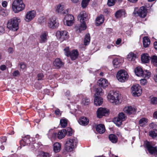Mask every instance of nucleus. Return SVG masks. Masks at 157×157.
I'll use <instances>...</instances> for the list:
<instances>
[{
	"label": "nucleus",
	"instance_id": "nucleus-52",
	"mask_svg": "<svg viewBox=\"0 0 157 157\" xmlns=\"http://www.w3.org/2000/svg\"><path fill=\"white\" fill-rule=\"evenodd\" d=\"M5 32L4 27L0 25V35L4 33Z\"/></svg>",
	"mask_w": 157,
	"mask_h": 157
},
{
	"label": "nucleus",
	"instance_id": "nucleus-47",
	"mask_svg": "<svg viewBox=\"0 0 157 157\" xmlns=\"http://www.w3.org/2000/svg\"><path fill=\"white\" fill-rule=\"evenodd\" d=\"M151 103L153 105L157 104V97H154L151 98Z\"/></svg>",
	"mask_w": 157,
	"mask_h": 157
},
{
	"label": "nucleus",
	"instance_id": "nucleus-36",
	"mask_svg": "<svg viewBox=\"0 0 157 157\" xmlns=\"http://www.w3.org/2000/svg\"><path fill=\"white\" fill-rule=\"evenodd\" d=\"M136 58V55L132 52L130 53L127 56V58L129 61H134Z\"/></svg>",
	"mask_w": 157,
	"mask_h": 157
},
{
	"label": "nucleus",
	"instance_id": "nucleus-16",
	"mask_svg": "<svg viewBox=\"0 0 157 157\" xmlns=\"http://www.w3.org/2000/svg\"><path fill=\"white\" fill-rule=\"evenodd\" d=\"M36 12L34 10H32L26 13L25 17V20L26 22L31 21L35 17Z\"/></svg>",
	"mask_w": 157,
	"mask_h": 157
},
{
	"label": "nucleus",
	"instance_id": "nucleus-14",
	"mask_svg": "<svg viewBox=\"0 0 157 157\" xmlns=\"http://www.w3.org/2000/svg\"><path fill=\"white\" fill-rule=\"evenodd\" d=\"M145 145L150 154L154 155H157V148L156 147H153L151 143L148 141L146 142Z\"/></svg>",
	"mask_w": 157,
	"mask_h": 157
},
{
	"label": "nucleus",
	"instance_id": "nucleus-44",
	"mask_svg": "<svg viewBox=\"0 0 157 157\" xmlns=\"http://www.w3.org/2000/svg\"><path fill=\"white\" fill-rule=\"evenodd\" d=\"M151 75L150 73L148 71L146 70L144 71H143V74L142 76L144 77L148 78Z\"/></svg>",
	"mask_w": 157,
	"mask_h": 157
},
{
	"label": "nucleus",
	"instance_id": "nucleus-8",
	"mask_svg": "<svg viewBox=\"0 0 157 157\" xmlns=\"http://www.w3.org/2000/svg\"><path fill=\"white\" fill-rule=\"evenodd\" d=\"M57 38L60 41H63L68 38V32L66 31H58L56 33Z\"/></svg>",
	"mask_w": 157,
	"mask_h": 157
},
{
	"label": "nucleus",
	"instance_id": "nucleus-50",
	"mask_svg": "<svg viewBox=\"0 0 157 157\" xmlns=\"http://www.w3.org/2000/svg\"><path fill=\"white\" fill-rule=\"evenodd\" d=\"M38 144L36 143H35L34 144H30L31 146V149L32 150H33L35 149H38L39 147V146H37Z\"/></svg>",
	"mask_w": 157,
	"mask_h": 157
},
{
	"label": "nucleus",
	"instance_id": "nucleus-53",
	"mask_svg": "<svg viewBox=\"0 0 157 157\" xmlns=\"http://www.w3.org/2000/svg\"><path fill=\"white\" fill-rule=\"evenodd\" d=\"M55 114L58 116H60L61 114V112L60 111V110L57 109L55 111Z\"/></svg>",
	"mask_w": 157,
	"mask_h": 157
},
{
	"label": "nucleus",
	"instance_id": "nucleus-28",
	"mask_svg": "<svg viewBox=\"0 0 157 157\" xmlns=\"http://www.w3.org/2000/svg\"><path fill=\"white\" fill-rule=\"evenodd\" d=\"M67 133L65 129H63L59 132L57 134V137L59 139H61L64 137Z\"/></svg>",
	"mask_w": 157,
	"mask_h": 157
},
{
	"label": "nucleus",
	"instance_id": "nucleus-32",
	"mask_svg": "<svg viewBox=\"0 0 157 157\" xmlns=\"http://www.w3.org/2000/svg\"><path fill=\"white\" fill-rule=\"evenodd\" d=\"M148 122V119L145 118H142L140 119L139 122V125L141 127L146 125Z\"/></svg>",
	"mask_w": 157,
	"mask_h": 157
},
{
	"label": "nucleus",
	"instance_id": "nucleus-38",
	"mask_svg": "<svg viewBox=\"0 0 157 157\" xmlns=\"http://www.w3.org/2000/svg\"><path fill=\"white\" fill-rule=\"evenodd\" d=\"M123 121L118 117H117L115 118L114 122V123L117 126L121 125Z\"/></svg>",
	"mask_w": 157,
	"mask_h": 157
},
{
	"label": "nucleus",
	"instance_id": "nucleus-3",
	"mask_svg": "<svg viewBox=\"0 0 157 157\" xmlns=\"http://www.w3.org/2000/svg\"><path fill=\"white\" fill-rule=\"evenodd\" d=\"M25 7L22 0H14L12 4V9L15 13H17L24 10Z\"/></svg>",
	"mask_w": 157,
	"mask_h": 157
},
{
	"label": "nucleus",
	"instance_id": "nucleus-64",
	"mask_svg": "<svg viewBox=\"0 0 157 157\" xmlns=\"http://www.w3.org/2000/svg\"><path fill=\"white\" fill-rule=\"evenodd\" d=\"M121 41V39L120 38L118 39L116 42V44L118 45L120 44Z\"/></svg>",
	"mask_w": 157,
	"mask_h": 157
},
{
	"label": "nucleus",
	"instance_id": "nucleus-6",
	"mask_svg": "<svg viewBox=\"0 0 157 157\" xmlns=\"http://www.w3.org/2000/svg\"><path fill=\"white\" fill-rule=\"evenodd\" d=\"M117 78L118 81L121 82H124L127 80L128 75L124 70H121L117 73Z\"/></svg>",
	"mask_w": 157,
	"mask_h": 157
},
{
	"label": "nucleus",
	"instance_id": "nucleus-13",
	"mask_svg": "<svg viewBox=\"0 0 157 157\" xmlns=\"http://www.w3.org/2000/svg\"><path fill=\"white\" fill-rule=\"evenodd\" d=\"M63 20L64 24L68 26H71L74 23V17L71 15L65 14Z\"/></svg>",
	"mask_w": 157,
	"mask_h": 157
},
{
	"label": "nucleus",
	"instance_id": "nucleus-39",
	"mask_svg": "<svg viewBox=\"0 0 157 157\" xmlns=\"http://www.w3.org/2000/svg\"><path fill=\"white\" fill-rule=\"evenodd\" d=\"M90 1V0H82L81 3L82 8H86L88 5Z\"/></svg>",
	"mask_w": 157,
	"mask_h": 157
},
{
	"label": "nucleus",
	"instance_id": "nucleus-35",
	"mask_svg": "<svg viewBox=\"0 0 157 157\" xmlns=\"http://www.w3.org/2000/svg\"><path fill=\"white\" fill-rule=\"evenodd\" d=\"M90 41V36L89 33L86 34L85 36L84 39V44L85 45H88Z\"/></svg>",
	"mask_w": 157,
	"mask_h": 157
},
{
	"label": "nucleus",
	"instance_id": "nucleus-46",
	"mask_svg": "<svg viewBox=\"0 0 157 157\" xmlns=\"http://www.w3.org/2000/svg\"><path fill=\"white\" fill-rule=\"evenodd\" d=\"M116 0H108L107 5L109 6L114 5L115 3Z\"/></svg>",
	"mask_w": 157,
	"mask_h": 157
},
{
	"label": "nucleus",
	"instance_id": "nucleus-57",
	"mask_svg": "<svg viewBox=\"0 0 157 157\" xmlns=\"http://www.w3.org/2000/svg\"><path fill=\"white\" fill-rule=\"evenodd\" d=\"M7 140V139L6 137L4 136L0 139V141L2 144L3 143H4L6 142Z\"/></svg>",
	"mask_w": 157,
	"mask_h": 157
},
{
	"label": "nucleus",
	"instance_id": "nucleus-31",
	"mask_svg": "<svg viewBox=\"0 0 157 157\" xmlns=\"http://www.w3.org/2000/svg\"><path fill=\"white\" fill-rule=\"evenodd\" d=\"M109 140L113 143H116L117 141V136L113 134H111L109 135Z\"/></svg>",
	"mask_w": 157,
	"mask_h": 157
},
{
	"label": "nucleus",
	"instance_id": "nucleus-15",
	"mask_svg": "<svg viewBox=\"0 0 157 157\" xmlns=\"http://www.w3.org/2000/svg\"><path fill=\"white\" fill-rule=\"evenodd\" d=\"M56 11L58 13H60L64 15L68 13L67 10H65V6L63 4H60L57 5L56 7Z\"/></svg>",
	"mask_w": 157,
	"mask_h": 157
},
{
	"label": "nucleus",
	"instance_id": "nucleus-19",
	"mask_svg": "<svg viewBox=\"0 0 157 157\" xmlns=\"http://www.w3.org/2000/svg\"><path fill=\"white\" fill-rule=\"evenodd\" d=\"M98 83L100 87H102L103 88H106L109 84L107 80L103 78H101L99 80Z\"/></svg>",
	"mask_w": 157,
	"mask_h": 157
},
{
	"label": "nucleus",
	"instance_id": "nucleus-7",
	"mask_svg": "<svg viewBox=\"0 0 157 157\" xmlns=\"http://www.w3.org/2000/svg\"><path fill=\"white\" fill-rule=\"evenodd\" d=\"M147 13V9L145 7L143 6L141 7L138 11L137 8H135L133 13L135 16H136L137 14L141 17L144 18L146 16Z\"/></svg>",
	"mask_w": 157,
	"mask_h": 157
},
{
	"label": "nucleus",
	"instance_id": "nucleus-4",
	"mask_svg": "<svg viewBox=\"0 0 157 157\" xmlns=\"http://www.w3.org/2000/svg\"><path fill=\"white\" fill-rule=\"evenodd\" d=\"M119 94L117 92H111L108 94L107 97L108 101L115 104H119L121 103Z\"/></svg>",
	"mask_w": 157,
	"mask_h": 157
},
{
	"label": "nucleus",
	"instance_id": "nucleus-54",
	"mask_svg": "<svg viewBox=\"0 0 157 157\" xmlns=\"http://www.w3.org/2000/svg\"><path fill=\"white\" fill-rule=\"evenodd\" d=\"M147 83V80L145 79H142L140 80V83L141 85H145Z\"/></svg>",
	"mask_w": 157,
	"mask_h": 157
},
{
	"label": "nucleus",
	"instance_id": "nucleus-20",
	"mask_svg": "<svg viewBox=\"0 0 157 157\" xmlns=\"http://www.w3.org/2000/svg\"><path fill=\"white\" fill-rule=\"evenodd\" d=\"M126 13L124 10H120L117 11L115 13V16L117 18H120L122 17L126 16Z\"/></svg>",
	"mask_w": 157,
	"mask_h": 157
},
{
	"label": "nucleus",
	"instance_id": "nucleus-40",
	"mask_svg": "<svg viewBox=\"0 0 157 157\" xmlns=\"http://www.w3.org/2000/svg\"><path fill=\"white\" fill-rule=\"evenodd\" d=\"M60 124L62 127H66L67 125V120L65 119H61L60 121Z\"/></svg>",
	"mask_w": 157,
	"mask_h": 157
},
{
	"label": "nucleus",
	"instance_id": "nucleus-11",
	"mask_svg": "<svg viewBox=\"0 0 157 157\" xmlns=\"http://www.w3.org/2000/svg\"><path fill=\"white\" fill-rule=\"evenodd\" d=\"M132 95L135 97L140 95L142 93L141 87L138 84L133 85L131 88Z\"/></svg>",
	"mask_w": 157,
	"mask_h": 157
},
{
	"label": "nucleus",
	"instance_id": "nucleus-55",
	"mask_svg": "<svg viewBox=\"0 0 157 157\" xmlns=\"http://www.w3.org/2000/svg\"><path fill=\"white\" fill-rule=\"evenodd\" d=\"M20 68L22 70H24L26 68V64L23 63H20Z\"/></svg>",
	"mask_w": 157,
	"mask_h": 157
},
{
	"label": "nucleus",
	"instance_id": "nucleus-26",
	"mask_svg": "<svg viewBox=\"0 0 157 157\" xmlns=\"http://www.w3.org/2000/svg\"><path fill=\"white\" fill-rule=\"evenodd\" d=\"M150 58L147 54H143L141 56V60L143 62L147 63L149 61Z\"/></svg>",
	"mask_w": 157,
	"mask_h": 157
},
{
	"label": "nucleus",
	"instance_id": "nucleus-45",
	"mask_svg": "<svg viewBox=\"0 0 157 157\" xmlns=\"http://www.w3.org/2000/svg\"><path fill=\"white\" fill-rule=\"evenodd\" d=\"M30 136H27L23 139L25 142V144L26 145L30 143V140H29Z\"/></svg>",
	"mask_w": 157,
	"mask_h": 157
},
{
	"label": "nucleus",
	"instance_id": "nucleus-60",
	"mask_svg": "<svg viewBox=\"0 0 157 157\" xmlns=\"http://www.w3.org/2000/svg\"><path fill=\"white\" fill-rule=\"evenodd\" d=\"M68 130V131L67 136H70L72 134L73 132L71 128H69Z\"/></svg>",
	"mask_w": 157,
	"mask_h": 157
},
{
	"label": "nucleus",
	"instance_id": "nucleus-58",
	"mask_svg": "<svg viewBox=\"0 0 157 157\" xmlns=\"http://www.w3.org/2000/svg\"><path fill=\"white\" fill-rule=\"evenodd\" d=\"M13 75L14 76H17L20 75V72L17 70L15 71L13 74Z\"/></svg>",
	"mask_w": 157,
	"mask_h": 157
},
{
	"label": "nucleus",
	"instance_id": "nucleus-17",
	"mask_svg": "<svg viewBox=\"0 0 157 157\" xmlns=\"http://www.w3.org/2000/svg\"><path fill=\"white\" fill-rule=\"evenodd\" d=\"M123 111L124 113L128 115L135 114L136 109L131 106H127L124 107Z\"/></svg>",
	"mask_w": 157,
	"mask_h": 157
},
{
	"label": "nucleus",
	"instance_id": "nucleus-9",
	"mask_svg": "<svg viewBox=\"0 0 157 157\" xmlns=\"http://www.w3.org/2000/svg\"><path fill=\"white\" fill-rule=\"evenodd\" d=\"M65 55L67 56H70L72 60L75 59L78 55V51L77 50H73L70 52L69 51V47H66L64 49Z\"/></svg>",
	"mask_w": 157,
	"mask_h": 157
},
{
	"label": "nucleus",
	"instance_id": "nucleus-49",
	"mask_svg": "<svg viewBox=\"0 0 157 157\" xmlns=\"http://www.w3.org/2000/svg\"><path fill=\"white\" fill-rule=\"evenodd\" d=\"M0 14L4 16H6L7 15L6 10H2V7L0 9Z\"/></svg>",
	"mask_w": 157,
	"mask_h": 157
},
{
	"label": "nucleus",
	"instance_id": "nucleus-37",
	"mask_svg": "<svg viewBox=\"0 0 157 157\" xmlns=\"http://www.w3.org/2000/svg\"><path fill=\"white\" fill-rule=\"evenodd\" d=\"M97 95H103V92L102 89L100 87L98 88L96 90V93L95 94V96Z\"/></svg>",
	"mask_w": 157,
	"mask_h": 157
},
{
	"label": "nucleus",
	"instance_id": "nucleus-33",
	"mask_svg": "<svg viewBox=\"0 0 157 157\" xmlns=\"http://www.w3.org/2000/svg\"><path fill=\"white\" fill-rule=\"evenodd\" d=\"M90 103V100L89 99L86 97L83 96L82 98L81 104L83 105H87Z\"/></svg>",
	"mask_w": 157,
	"mask_h": 157
},
{
	"label": "nucleus",
	"instance_id": "nucleus-1",
	"mask_svg": "<svg viewBox=\"0 0 157 157\" xmlns=\"http://www.w3.org/2000/svg\"><path fill=\"white\" fill-rule=\"evenodd\" d=\"M78 19L81 23L80 25L77 27V30L80 32L82 30H85L87 28L85 21L88 19V15L85 12H81L78 17Z\"/></svg>",
	"mask_w": 157,
	"mask_h": 157
},
{
	"label": "nucleus",
	"instance_id": "nucleus-25",
	"mask_svg": "<svg viewBox=\"0 0 157 157\" xmlns=\"http://www.w3.org/2000/svg\"><path fill=\"white\" fill-rule=\"evenodd\" d=\"M143 42L144 47L145 48L148 47L150 43V40L147 36L143 38Z\"/></svg>",
	"mask_w": 157,
	"mask_h": 157
},
{
	"label": "nucleus",
	"instance_id": "nucleus-41",
	"mask_svg": "<svg viewBox=\"0 0 157 157\" xmlns=\"http://www.w3.org/2000/svg\"><path fill=\"white\" fill-rule=\"evenodd\" d=\"M149 135L151 136L154 137L157 136V130L154 129L149 132Z\"/></svg>",
	"mask_w": 157,
	"mask_h": 157
},
{
	"label": "nucleus",
	"instance_id": "nucleus-56",
	"mask_svg": "<svg viewBox=\"0 0 157 157\" xmlns=\"http://www.w3.org/2000/svg\"><path fill=\"white\" fill-rule=\"evenodd\" d=\"M20 147H21V148L22 147H23L25 145H27L26 144H25V142L23 139L20 141Z\"/></svg>",
	"mask_w": 157,
	"mask_h": 157
},
{
	"label": "nucleus",
	"instance_id": "nucleus-42",
	"mask_svg": "<svg viewBox=\"0 0 157 157\" xmlns=\"http://www.w3.org/2000/svg\"><path fill=\"white\" fill-rule=\"evenodd\" d=\"M118 117L123 121L126 120L127 118V117L125 114L122 112L118 114Z\"/></svg>",
	"mask_w": 157,
	"mask_h": 157
},
{
	"label": "nucleus",
	"instance_id": "nucleus-29",
	"mask_svg": "<svg viewBox=\"0 0 157 157\" xmlns=\"http://www.w3.org/2000/svg\"><path fill=\"white\" fill-rule=\"evenodd\" d=\"M61 148V144L59 143L56 142L53 144V151L55 152H59Z\"/></svg>",
	"mask_w": 157,
	"mask_h": 157
},
{
	"label": "nucleus",
	"instance_id": "nucleus-22",
	"mask_svg": "<svg viewBox=\"0 0 157 157\" xmlns=\"http://www.w3.org/2000/svg\"><path fill=\"white\" fill-rule=\"evenodd\" d=\"M78 122L80 124L85 126L88 124L89 120L86 117H82L79 119Z\"/></svg>",
	"mask_w": 157,
	"mask_h": 157
},
{
	"label": "nucleus",
	"instance_id": "nucleus-59",
	"mask_svg": "<svg viewBox=\"0 0 157 157\" xmlns=\"http://www.w3.org/2000/svg\"><path fill=\"white\" fill-rule=\"evenodd\" d=\"M7 2L5 1H3L2 4V6L4 7H6L7 6Z\"/></svg>",
	"mask_w": 157,
	"mask_h": 157
},
{
	"label": "nucleus",
	"instance_id": "nucleus-24",
	"mask_svg": "<svg viewBox=\"0 0 157 157\" xmlns=\"http://www.w3.org/2000/svg\"><path fill=\"white\" fill-rule=\"evenodd\" d=\"M96 130L100 134H102L105 131V126L102 124H99L97 125L96 127Z\"/></svg>",
	"mask_w": 157,
	"mask_h": 157
},
{
	"label": "nucleus",
	"instance_id": "nucleus-61",
	"mask_svg": "<svg viewBox=\"0 0 157 157\" xmlns=\"http://www.w3.org/2000/svg\"><path fill=\"white\" fill-rule=\"evenodd\" d=\"M7 51L9 53H12L13 52V50L12 48L10 47L8 48Z\"/></svg>",
	"mask_w": 157,
	"mask_h": 157
},
{
	"label": "nucleus",
	"instance_id": "nucleus-5",
	"mask_svg": "<svg viewBox=\"0 0 157 157\" xmlns=\"http://www.w3.org/2000/svg\"><path fill=\"white\" fill-rule=\"evenodd\" d=\"M77 143L76 138L75 137L69 138L65 144V147L66 150L68 152H71L76 146Z\"/></svg>",
	"mask_w": 157,
	"mask_h": 157
},
{
	"label": "nucleus",
	"instance_id": "nucleus-2",
	"mask_svg": "<svg viewBox=\"0 0 157 157\" xmlns=\"http://www.w3.org/2000/svg\"><path fill=\"white\" fill-rule=\"evenodd\" d=\"M20 22L19 18L17 17H14L8 21L7 27L10 30L16 31L18 29Z\"/></svg>",
	"mask_w": 157,
	"mask_h": 157
},
{
	"label": "nucleus",
	"instance_id": "nucleus-63",
	"mask_svg": "<svg viewBox=\"0 0 157 157\" xmlns=\"http://www.w3.org/2000/svg\"><path fill=\"white\" fill-rule=\"evenodd\" d=\"M106 31H107V32L108 33L110 34L112 32L113 29H111L108 28V29H107L106 30Z\"/></svg>",
	"mask_w": 157,
	"mask_h": 157
},
{
	"label": "nucleus",
	"instance_id": "nucleus-12",
	"mask_svg": "<svg viewBox=\"0 0 157 157\" xmlns=\"http://www.w3.org/2000/svg\"><path fill=\"white\" fill-rule=\"evenodd\" d=\"M109 113V110L105 108L100 107L97 111V117L99 118H101L103 116H105Z\"/></svg>",
	"mask_w": 157,
	"mask_h": 157
},
{
	"label": "nucleus",
	"instance_id": "nucleus-10",
	"mask_svg": "<svg viewBox=\"0 0 157 157\" xmlns=\"http://www.w3.org/2000/svg\"><path fill=\"white\" fill-rule=\"evenodd\" d=\"M48 26L52 29L56 28L58 26V23L56 20V17L53 16L50 18L48 21Z\"/></svg>",
	"mask_w": 157,
	"mask_h": 157
},
{
	"label": "nucleus",
	"instance_id": "nucleus-48",
	"mask_svg": "<svg viewBox=\"0 0 157 157\" xmlns=\"http://www.w3.org/2000/svg\"><path fill=\"white\" fill-rule=\"evenodd\" d=\"M50 155L48 153L42 152L41 154V157H50Z\"/></svg>",
	"mask_w": 157,
	"mask_h": 157
},
{
	"label": "nucleus",
	"instance_id": "nucleus-23",
	"mask_svg": "<svg viewBox=\"0 0 157 157\" xmlns=\"http://www.w3.org/2000/svg\"><path fill=\"white\" fill-rule=\"evenodd\" d=\"M94 99V104L97 106H100L101 105L103 102V98L100 97L95 96Z\"/></svg>",
	"mask_w": 157,
	"mask_h": 157
},
{
	"label": "nucleus",
	"instance_id": "nucleus-21",
	"mask_svg": "<svg viewBox=\"0 0 157 157\" xmlns=\"http://www.w3.org/2000/svg\"><path fill=\"white\" fill-rule=\"evenodd\" d=\"M48 33L47 32H43L40 36V41L41 43L46 42L47 40Z\"/></svg>",
	"mask_w": 157,
	"mask_h": 157
},
{
	"label": "nucleus",
	"instance_id": "nucleus-34",
	"mask_svg": "<svg viewBox=\"0 0 157 157\" xmlns=\"http://www.w3.org/2000/svg\"><path fill=\"white\" fill-rule=\"evenodd\" d=\"M113 63L114 67L117 68L120 66L121 63V60L119 58H115L113 60Z\"/></svg>",
	"mask_w": 157,
	"mask_h": 157
},
{
	"label": "nucleus",
	"instance_id": "nucleus-62",
	"mask_svg": "<svg viewBox=\"0 0 157 157\" xmlns=\"http://www.w3.org/2000/svg\"><path fill=\"white\" fill-rule=\"evenodd\" d=\"M6 68V67L4 65H2L0 67V69L2 71L5 70Z\"/></svg>",
	"mask_w": 157,
	"mask_h": 157
},
{
	"label": "nucleus",
	"instance_id": "nucleus-51",
	"mask_svg": "<svg viewBox=\"0 0 157 157\" xmlns=\"http://www.w3.org/2000/svg\"><path fill=\"white\" fill-rule=\"evenodd\" d=\"M44 75L42 73H39L37 75V80H42L43 79Z\"/></svg>",
	"mask_w": 157,
	"mask_h": 157
},
{
	"label": "nucleus",
	"instance_id": "nucleus-43",
	"mask_svg": "<svg viewBox=\"0 0 157 157\" xmlns=\"http://www.w3.org/2000/svg\"><path fill=\"white\" fill-rule=\"evenodd\" d=\"M151 61L154 65L157 67V56H152Z\"/></svg>",
	"mask_w": 157,
	"mask_h": 157
},
{
	"label": "nucleus",
	"instance_id": "nucleus-27",
	"mask_svg": "<svg viewBox=\"0 0 157 157\" xmlns=\"http://www.w3.org/2000/svg\"><path fill=\"white\" fill-rule=\"evenodd\" d=\"M135 73L136 75L138 76H142L143 74V71L142 68L138 67L135 69Z\"/></svg>",
	"mask_w": 157,
	"mask_h": 157
},
{
	"label": "nucleus",
	"instance_id": "nucleus-30",
	"mask_svg": "<svg viewBox=\"0 0 157 157\" xmlns=\"http://www.w3.org/2000/svg\"><path fill=\"white\" fill-rule=\"evenodd\" d=\"M104 21V16L103 15H101L96 19V24L97 25H99L103 23Z\"/></svg>",
	"mask_w": 157,
	"mask_h": 157
},
{
	"label": "nucleus",
	"instance_id": "nucleus-18",
	"mask_svg": "<svg viewBox=\"0 0 157 157\" xmlns=\"http://www.w3.org/2000/svg\"><path fill=\"white\" fill-rule=\"evenodd\" d=\"M53 65L56 68L59 69L63 67L64 63L60 59L57 58L53 62Z\"/></svg>",
	"mask_w": 157,
	"mask_h": 157
}]
</instances>
